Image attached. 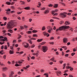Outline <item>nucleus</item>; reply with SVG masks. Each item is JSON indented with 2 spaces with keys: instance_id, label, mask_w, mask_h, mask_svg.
I'll list each match as a JSON object with an SVG mask.
<instances>
[{
  "instance_id": "f257e3e1",
  "label": "nucleus",
  "mask_w": 77,
  "mask_h": 77,
  "mask_svg": "<svg viewBox=\"0 0 77 77\" xmlns=\"http://www.w3.org/2000/svg\"><path fill=\"white\" fill-rule=\"evenodd\" d=\"M69 26H63L60 27V28H59V29H57L56 30V32H58L59 30H64L66 29H69Z\"/></svg>"
},
{
  "instance_id": "f03ea898",
  "label": "nucleus",
  "mask_w": 77,
  "mask_h": 77,
  "mask_svg": "<svg viewBox=\"0 0 77 77\" xmlns=\"http://www.w3.org/2000/svg\"><path fill=\"white\" fill-rule=\"evenodd\" d=\"M14 25V23H8L7 25V28L8 29H12L13 28V26Z\"/></svg>"
},
{
  "instance_id": "7ed1b4c3",
  "label": "nucleus",
  "mask_w": 77,
  "mask_h": 77,
  "mask_svg": "<svg viewBox=\"0 0 77 77\" xmlns=\"http://www.w3.org/2000/svg\"><path fill=\"white\" fill-rule=\"evenodd\" d=\"M66 14H67V13L63 12L61 13L60 14V15L61 17H62V18H65V17H66Z\"/></svg>"
},
{
  "instance_id": "20e7f679",
  "label": "nucleus",
  "mask_w": 77,
  "mask_h": 77,
  "mask_svg": "<svg viewBox=\"0 0 77 77\" xmlns=\"http://www.w3.org/2000/svg\"><path fill=\"white\" fill-rule=\"evenodd\" d=\"M47 50H48V48L47 46H43L42 47V51L44 53H45L47 51Z\"/></svg>"
},
{
  "instance_id": "39448f33",
  "label": "nucleus",
  "mask_w": 77,
  "mask_h": 77,
  "mask_svg": "<svg viewBox=\"0 0 77 77\" xmlns=\"http://www.w3.org/2000/svg\"><path fill=\"white\" fill-rule=\"evenodd\" d=\"M32 39L35 40L36 38H30L29 40H28V41L29 42V43L31 44H32V41H31Z\"/></svg>"
},
{
  "instance_id": "423d86ee",
  "label": "nucleus",
  "mask_w": 77,
  "mask_h": 77,
  "mask_svg": "<svg viewBox=\"0 0 77 77\" xmlns=\"http://www.w3.org/2000/svg\"><path fill=\"white\" fill-rule=\"evenodd\" d=\"M23 44L24 45V47H26V48H27L29 47V44L27 43L26 42H23Z\"/></svg>"
},
{
  "instance_id": "0eeeda50",
  "label": "nucleus",
  "mask_w": 77,
  "mask_h": 77,
  "mask_svg": "<svg viewBox=\"0 0 77 77\" xmlns=\"http://www.w3.org/2000/svg\"><path fill=\"white\" fill-rule=\"evenodd\" d=\"M68 42V39L66 38H64L63 39V42L66 44Z\"/></svg>"
},
{
  "instance_id": "6e6552de",
  "label": "nucleus",
  "mask_w": 77,
  "mask_h": 77,
  "mask_svg": "<svg viewBox=\"0 0 77 77\" xmlns=\"http://www.w3.org/2000/svg\"><path fill=\"white\" fill-rule=\"evenodd\" d=\"M43 34L45 36L47 35V37H48V36H50V35L48 34V33H47L46 32H44Z\"/></svg>"
},
{
  "instance_id": "1a4fd4ad",
  "label": "nucleus",
  "mask_w": 77,
  "mask_h": 77,
  "mask_svg": "<svg viewBox=\"0 0 77 77\" xmlns=\"http://www.w3.org/2000/svg\"><path fill=\"white\" fill-rule=\"evenodd\" d=\"M58 11V9H56L54 11H52V14L53 15L54 14L55 12H57Z\"/></svg>"
},
{
  "instance_id": "9d476101",
  "label": "nucleus",
  "mask_w": 77,
  "mask_h": 77,
  "mask_svg": "<svg viewBox=\"0 0 77 77\" xmlns=\"http://www.w3.org/2000/svg\"><path fill=\"white\" fill-rule=\"evenodd\" d=\"M48 13H49V10H45L44 12V14H48Z\"/></svg>"
},
{
  "instance_id": "9b49d317",
  "label": "nucleus",
  "mask_w": 77,
  "mask_h": 77,
  "mask_svg": "<svg viewBox=\"0 0 77 77\" xmlns=\"http://www.w3.org/2000/svg\"><path fill=\"white\" fill-rule=\"evenodd\" d=\"M8 32H10V33H13V31H12V29H8Z\"/></svg>"
},
{
  "instance_id": "f8f14e48",
  "label": "nucleus",
  "mask_w": 77,
  "mask_h": 77,
  "mask_svg": "<svg viewBox=\"0 0 77 77\" xmlns=\"http://www.w3.org/2000/svg\"><path fill=\"white\" fill-rule=\"evenodd\" d=\"M24 9L26 10H29L30 9V7L28 6L24 8Z\"/></svg>"
},
{
  "instance_id": "ddd939ff",
  "label": "nucleus",
  "mask_w": 77,
  "mask_h": 77,
  "mask_svg": "<svg viewBox=\"0 0 77 77\" xmlns=\"http://www.w3.org/2000/svg\"><path fill=\"white\" fill-rule=\"evenodd\" d=\"M42 40H43V39H38L37 41L38 42H41Z\"/></svg>"
},
{
  "instance_id": "4468645a",
  "label": "nucleus",
  "mask_w": 77,
  "mask_h": 77,
  "mask_svg": "<svg viewBox=\"0 0 77 77\" xmlns=\"http://www.w3.org/2000/svg\"><path fill=\"white\" fill-rule=\"evenodd\" d=\"M65 24L66 25H68L69 24V22H68V21H66L65 22Z\"/></svg>"
},
{
  "instance_id": "2eb2a0df",
  "label": "nucleus",
  "mask_w": 77,
  "mask_h": 77,
  "mask_svg": "<svg viewBox=\"0 0 77 77\" xmlns=\"http://www.w3.org/2000/svg\"><path fill=\"white\" fill-rule=\"evenodd\" d=\"M51 60H52L53 62H56V61H55L54 60V57H53L52 59H51Z\"/></svg>"
},
{
  "instance_id": "dca6fc26",
  "label": "nucleus",
  "mask_w": 77,
  "mask_h": 77,
  "mask_svg": "<svg viewBox=\"0 0 77 77\" xmlns=\"http://www.w3.org/2000/svg\"><path fill=\"white\" fill-rule=\"evenodd\" d=\"M1 40L2 41H5L7 40V38L6 37H5L4 39H2Z\"/></svg>"
},
{
  "instance_id": "f3484780",
  "label": "nucleus",
  "mask_w": 77,
  "mask_h": 77,
  "mask_svg": "<svg viewBox=\"0 0 77 77\" xmlns=\"http://www.w3.org/2000/svg\"><path fill=\"white\" fill-rule=\"evenodd\" d=\"M9 53L11 54H14V51H12L11 50H10Z\"/></svg>"
},
{
  "instance_id": "a211bd4d",
  "label": "nucleus",
  "mask_w": 77,
  "mask_h": 77,
  "mask_svg": "<svg viewBox=\"0 0 77 77\" xmlns=\"http://www.w3.org/2000/svg\"><path fill=\"white\" fill-rule=\"evenodd\" d=\"M38 32V31L34 29L32 31V33H36V32Z\"/></svg>"
},
{
  "instance_id": "6ab92c4d",
  "label": "nucleus",
  "mask_w": 77,
  "mask_h": 77,
  "mask_svg": "<svg viewBox=\"0 0 77 77\" xmlns=\"http://www.w3.org/2000/svg\"><path fill=\"white\" fill-rule=\"evenodd\" d=\"M71 68V67H70L69 66H66V69H69Z\"/></svg>"
},
{
  "instance_id": "aec40b11",
  "label": "nucleus",
  "mask_w": 77,
  "mask_h": 77,
  "mask_svg": "<svg viewBox=\"0 0 77 77\" xmlns=\"http://www.w3.org/2000/svg\"><path fill=\"white\" fill-rule=\"evenodd\" d=\"M8 69L6 68V67H4L3 69V71H6Z\"/></svg>"
},
{
  "instance_id": "412c9836",
  "label": "nucleus",
  "mask_w": 77,
  "mask_h": 77,
  "mask_svg": "<svg viewBox=\"0 0 77 77\" xmlns=\"http://www.w3.org/2000/svg\"><path fill=\"white\" fill-rule=\"evenodd\" d=\"M3 18V20L5 21H6V20H8V18L5 17H4Z\"/></svg>"
},
{
  "instance_id": "4be33fe9",
  "label": "nucleus",
  "mask_w": 77,
  "mask_h": 77,
  "mask_svg": "<svg viewBox=\"0 0 77 77\" xmlns=\"http://www.w3.org/2000/svg\"><path fill=\"white\" fill-rule=\"evenodd\" d=\"M2 76L3 77H6V75L5 73H3L2 74Z\"/></svg>"
},
{
  "instance_id": "5701e85b",
  "label": "nucleus",
  "mask_w": 77,
  "mask_h": 77,
  "mask_svg": "<svg viewBox=\"0 0 77 77\" xmlns=\"http://www.w3.org/2000/svg\"><path fill=\"white\" fill-rule=\"evenodd\" d=\"M15 66H21V64H16L15 65Z\"/></svg>"
},
{
  "instance_id": "b1692460",
  "label": "nucleus",
  "mask_w": 77,
  "mask_h": 77,
  "mask_svg": "<svg viewBox=\"0 0 77 77\" xmlns=\"http://www.w3.org/2000/svg\"><path fill=\"white\" fill-rule=\"evenodd\" d=\"M44 75H46V77H48V74L45 73L44 74Z\"/></svg>"
},
{
  "instance_id": "393cba45",
  "label": "nucleus",
  "mask_w": 77,
  "mask_h": 77,
  "mask_svg": "<svg viewBox=\"0 0 77 77\" xmlns=\"http://www.w3.org/2000/svg\"><path fill=\"white\" fill-rule=\"evenodd\" d=\"M39 54L38 53H36L34 54V55H36V56L38 57V55Z\"/></svg>"
},
{
  "instance_id": "a878e982",
  "label": "nucleus",
  "mask_w": 77,
  "mask_h": 77,
  "mask_svg": "<svg viewBox=\"0 0 77 77\" xmlns=\"http://www.w3.org/2000/svg\"><path fill=\"white\" fill-rule=\"evenodd\" d=\"M6 4L7 5H11V2H6Z\"/></svg>"
},
{
  "instance_id": "bb28decb",
  "label": "nucleus",
  "mask_w": 77,
  "mask_h": 77,
  "mask_svg": "<svg viewBox=\"0 0 77 77\" xmlns=\"http://www.w3.org/2000/svg\"><path fill=\"white\" fill-rule=\"evenodd\" d=\"M42 30H45V26H44L42 27Z\"/></svg>"
},
{
  "instance_id": "cd10ccee",
  "label": "nucleus",
  "mask_w": 77,
  "mask_h": 77,
  "mask_svg": "<svg viewBox=\"0 0 77 77\" xmlns=\"http://www.w3.org/2000/svg\"><path fill=\"white\" fill-rule=\"evenodd\" d=\"M54 8H57V4H55L54 5Z\"/></svg>"
},
{
  "instance_id": "c85d7f7f",
  "label": "nucleus",
  "mask_w": 77,
  "mask_h": 77,
  "mask_svg": "<svg viewBox=\"0 0 77 77\" xmlns=\"http://www.w3.org/2000/svg\"><path fill=\"white\" fill-rule=\"evenodd\" d=\"M49 44L51 45H53L54 43L53 42H49Z\"/></svg>"
},
{
  "instance_id": "c756f323",
  "label": "nucleus",
  "mask_w": 77,
  "mask_h": 77,
  "mask_svg": "<svg viewBox=\"0 0 77 77\" xmlns=\"http://www.w3.org/2000/svg\"><path fill=\"white\" fill-rule=\"evenodd\" d=\"M27 33H28V34H30V33H32V31H28Z\"/></svg>"
},
{
  "instance_id": "7c9ffc66",
  "label": "nucleus",
  "mask_w": 77,
  "mask_h": 77,
  "mask_svg": "<svg viewBox=\"0 0 77 77\" xmlns=\"http://www.w3.org/2000/svg\"><path fill=\"white\" fill-rule=\"evenodd\" d=\"M46 43L45 42H43L41 43V45H44V44H45Z\"/></svg>"
},
{
  "instance_id": "2f4dec72",
  "label": "nucleus",
  "mask_w": 77,
  "mask_h": 77,
  "mask_svg": "<svg viewBox=\"0 0 77 77\" xmlns=\"http://www.w3.org/2000/svg\"><path fill=\"white\" fill-rule=\"evenodd\" d=\"M64 22L63 21H61L60 22V24H63V23Z\"/></svg>"
},
{
  "instance_id": "473e14b6",
  "label": "nucleus",
  "mask_w": 77,
  "mask_h": 77,
  "mask_svg": "<svg viewBox=\"0 0 77 77\" xmlns=\"http://www.w3.org/2000/svg\"><path fill=\"white\" fill-rule=\"evenodd\" d=\"M6 11H11V9H8L7 10H5Z\"/></svg>"
},
{
  "instance_id": "72a5a7b5",
  "label": "nucleus",
  "mask_w": 77,
  "mask_h": 77,
  "mask_svg": "<svg viewBox=\"0 0 77 77\" xmlns=\"http://www.w3.org/2000/svg\"><path fill=\"white\" fill-rule=\"evenodd\" d=\"M75 52H73L71 54V55L72 56H74V54H75Z\"/></svg>"
},
{
  "instance_id": "f704fd0d",
  "label": "nucleus",
  "mask_w": 77,
  "mask_h": 77,
  "mask_svg": "<svg viewBox=\"0 0 77 77\" xmlns=\"http://www.w3.org/2000/svg\"><path fill=\"white\" fill-rule=\"evenodd\" d=\"M9 77H13V75H12L11 74H10L9 75Z\"/></svg>"
},
{
  "instance_id": "c9c22d12",
  "label": "nucleus",
  "mask_w": 77,
  "mask_h": 77,
  "mask_svg": "<svg viewBox=\"0 0 77 77\" xmlns=\"http://www.w3.org/2000/svg\"><path fill=\"white\" fill-rule=\"evenodd\" d=\"M23 27L25 28H28V26H26V25H24V26H23Z\"/></svg>"
},
{
  "instance_id": "e433bc0d",
  "label": "nucleus",
  "mask_w": 77,
  "mask_h": 77,
  "mask_svg": "<svg viewBox=\"0 0 77 77\" xmlns=\"http://www.w3.org/2000/svg\"><path fill=\"white\" fill-rule=\"evenodd\" d=\"M21 38V35H19V38H18V39H20V38Z\"/></svg>"
},
{
  "instance_id": "4c0bfd02",
  "label": "nucleus",
  "mask_w": 77,
  "mask_h": 77,
  "mask_svg": "<svg viewBox=\"0 0 77 77\" xmlns=\"http://www.w3.org/2000/svg\"><path fill=\"white\" fill-rule=\"evenodd\" d=\"M48 6L49 7H52V6H53V5H52L51 4H49V5H48Z\"/></svg>"
},
{
  "instance_id": "58836bf2",
  "label": "nucleus",
  "mask_w": 77,
  "mask_h": 77,
  "mask_svg": "<svg viewBox=\"0 0 77 77\" xmlns=\"http://www.w3.org/2000/svg\"><path fill=\"white\" fill-rule=\"evenodd\" d=\"M2 32L4 33H5L6 32V30H3L2 31Z\"/></svg>"
},
{
  "instance_id": "ea45409f",
  "label": "nucleus",
  "mask_w": 77,
  "mask_h": 77,
  "mask_svg": "<svg viewBox=\"0 0 77 77\" xmlns=\"http://www.w3.org/2000/svg\"><path fill=\"white\" fill-rule=\"evenodd\" d=\"M7 35L8 36H11V34L9 33H8Z\"/></svg>"
},
{
  "instance_id": "a19ab883",
  "label": "nucleus",
  "mask_w": 77,
  "mask_h": 77,
  "mask_svg": "<svg viewBox=\"0 0 77 77\" xmlns=\"http://www.w3.org/2000/svg\"><path fill=\"white\" fill-rule=\"evenodd\" d=\"M21 3H22V5H24L25 4V2H24L20 1Z\"/></svg>"
},
{
  "instance_id": "79ce46f5",
  "label": "nucleus",
  "mask_w": 77,
  "mask_h": 77,
  "mask_svg": "<svg viewBox=\"0 0 77 77\" xmlns=\"http://www.w3.org/2000/svg\"><path fill=\"white\" fill-rule=\"evenodd\" d=\"M68 70L66 69V70H65L64 71V72H65V73L67 72H68Z\"/></svg>"
},
{
  "instance_id": "37998d69",
  "label": "nucleus",
  "mask_w": 77,
  "mask_h": 77,
  "mask_svg": "<svg viewBox=\"0 0 77 77\" xmlns=\"http://www.w3.org/2000/svg\"><path fill=\"white\" fill-rule=\"evenodd\" d=\"M20 28H21V29H24V27H23V26H20Z\"/></svg>"
},
{
  "instance_id": "c03bdc74",
  "label": "nucleus",
  "mask_w": 77,
  "mask_h": 77,
  "mask_svg": "<svg viewBox=\"0 0 77 77\" xmlns=\"http://www.w3.org/2000/svg\"><path fill=\"white\" fill-rule=\"evenodd\" d=\"M4 49H7V46H6V45L5 46H4Z\"/></svg>"
},
{
  "instance_id": "a18cd8bd",
  "label": "nucleus",
  "mask_w": 77,
  "mask_h": 77,
  "mask_svg": "<svg viewBox=\"0 0 77 77\" xmlns=\"http://www.w3.org/2000/svg\"><path fill=\"white\" fill-rule=\"evenodd\" d=\"M33 36L34 37H37V35L36 34L33 35Z\"/></svg>"
},
{
  "instance_id": "49530a36",
  "label": "nucleus",
  "mask_w": 77,
  "mask_h": 77,
  "mask_svg": "<svg viewBox=\"0 0 77 77\" xmlns=\"http://www.w3.org/2000/svg\"><path fill=\"white\" fill-rule=\"evenodd\" d=\"M70 71H72V70H73V68L72 67H71L70 69Z\"/></svg>"
},
{
  "instance_id": "de8ad7c7",
  "label": "nucleus",
  "mask_w": 77,
  "mask_h": 77,
  "mask_svg": "<svg viewBox=\"0 0 77 77\" xmlns=\"http://www.w3.org/2000/svg\"><path fill=\"white\" fill-rule=\"evenodd\" d=\"M4 44V42H0V44H1V45H2V44Z\"/></svg>"
},
{
  "instance_id": "09e8293b",
  "label": "nucleus",
  "mask_w": 77,
  "mask_h": 77,
  "mask_svg": "<svg viewBox=\"0 0 77 77\" xmlns=\"http://www.w3.org/2000/svg\"><path fill=\"white\" fill-rule=\"evenodd\" d=\"M31 47L32 48H34L35 47V45H31Z\"/></svg>"
},
{
  "instance_id": "8fccbe9b",
  "label": "nucleus",
  "mask_w": 77,
  "mask_h": 77,
  "mask_svg": "<svg viewBox=\"0 0 77 77\" xmlns=\"http://www.w3.org/2000/svg\"><path fill=\"white\" fill-rule=\"evenodd\" d=\"M45 8L43 7L41 9V10H45Z\"/></svg>"
},
{
  "instance_id": "3c124183",
  "label": "nucleus",
  "mask_w": 77,
  "mask_h": 77,
  "mask_svg": "<svg viewBox=\"0 0 77 77\" xmlns=\"http://www.w3.org/2000/svg\"><path fill=\"white\" fill-rule=\"evenodd\" d=\"M73 51L74 52H75V51H76V49H75V48H74L73 49Z\"/></svg>"
},
{
  "instance_id": "603ef678",
  "label": "nucleus",
  "mask_w": 77,
  "mask_h": 77,
  "mask_svg": "<svg viewBox=\"0 0 77 77\" xmlns=\"http://www.w3.org/2000/svg\"><path fill=\"white\" fill-rule=\"evenodd\" d=\"M41 72H44V70L43 69H41Z\"/></svg>"
},
{
  "instance_id": "864d4df0",
  "label": "nucleus",
  "mask_w": 77,
  "mask_h": 77,
  "mask_svg": "<svg viewBox=\"0 0 77 77\" xmlns=\"http://www.w3.org/2000/svg\"><path fill=\"white\" fill-rule=\"evenodd\" d=\"M52 39H54V38L53 37H52L50 38V40H51Z\"/></svg>"
},
{
  "instance_id": "5fc2aeb1",
  "label": "nucleus",
  "mask_w": 77,
  "mask_h": 77,
  "mask_svg": "<svg viewBox=\"0 0 77 77\" xmlns=\"http://www.w3.org/2000/svg\"><path fill=\"white\" fill-rule=\"evenodd\" d=\"M18 9L19 10H21V9H22V8L21 7H19V8H18Z\"/></svg>"
},
{
  "instance_id": "6e6d98bb",
  "label": "nucleus",
  "mask_w": 77,
  "mask_h": 77,
  "mask_svg": "<svg viewBox=\"0 0 77 77\" xmlns=\"http://www.w3.org/2000/svg\"><path fill=\"white\" fill-rule=\"evenodd\" d=\"M63 66L64 67H65V66H66V63H64L63 65Z\"/></svg>"
},
{
  "instance_id": "4d7b16f0",
  "label": "nucleus",
  "mask_w": 77,
  "mask_h": 77,
  "mask_svg": "<svg viewBox=\"0 0 77 77\" xmlns=\"http://www.w3.org/2000/svg\"><path fill=\"white\" fill-rule=\"evenodd\" d=\"M72 18L74 20H76V18H75V17H73Z\"/></svg>"
},
{
  "instance_id": "13d9d810",
  "label": "nucleus",
  "mask_w": 77,
  "mask_h": 77,
  "mask_svg": "<svg viewBox=\"0 0 77 77\" xmlns=\"http://www.w3.org/2000/svg\"><path fill=\"white\" fill-rule=\"evenodd\" d=\"M7 24V23L6 22H5L4 24V26H6V24Z\"/></svg>"
},
{
  "instance_id": "bf43d9fd",
  "label": "nucleus",
  "mask_w": 77,
  "mask_h": 77,
  "mask_svg": "<svg viewBox=\"0 0 77 77\" xmlns=\"http://www.w3.org/2000/svg\"><path fill=\"white\" fill-rule=\"evenodd\" d=\"M63 60H61L60 61V63H61V64H62V63H63Z\"/></svg>"
},
{
  "instance_id": "052dcab7",
  "label": "nucleus",
  "mask_w": 77,
  "mask_h": 77,
  "mask_svg": "<svg viewBox=\"0 0 77 77\" xmlns=\"http://www.w3.org/2000/svg\"><path fill=\"white\" fill-rule=\"evenodd\" d=\"M6 56L5 55H4L3 57V58L4 59H6Z\"/></svg>"
},
{
  "instance_id": "680f3d73",
  "label": "nucleus",
  "mask_w": 77,
  "mask_h": 77,
  "mask_svg": "<svg viewBox=\"0 0 77 77\" xmlns=\"http://www.w3.org/2000/svg\"><path fill=\"white\" fill-rule=\"evenodd\" d=\"M71 14V13H68L67 14L68 15H70Z\"/></svg>"
},
{
  "instance_id": "e2e57ef3",
  "label": "nucleus",
  "mask_w": 77,
  "mask_h": 77,
  "mask_svg": "<svg viewBox=\"0 0 77 77\" xmlns=\"http://www.w3.org/2000/svg\"><path fill=\"white\" fill-rule=\"evenodd\" d=\"M35 13H36V14H39V12L38 11H37L36 12H35Z\"/></svg>"
},
{
  "instance_id": "0e129e2a",
  "label": "nucleus",
  "mask_w": 77,
  "mask_h": 77,
  "mask_svg": "<svg viewBox=\"0 0 77 77\" xmlns=\"http://www.w3.org/2000/svg\"><path fill=\"white\" fill-rule=\"evenodd\" d=\"M60 73H61V72L60 71H59L57 72V74H60Z\"/></svg>"
},
{
  "instance_id": "69168bd1",
  "label": "nucleus",
  "mask_w": 77,
  "mask_h": 77,
  "mask_svg": "<svg viewBox=\"0 0 77 77\" xmlns=\"http://www.w3.org/2000/svg\"><path fill=\"white\" fill-rule=\"evenodd\" d=\"M7 45L8 47L10 46V45H9V43H7Z\"/></svg>"
},
{
  "instance_id": "338daca9",
  "label": "nucleus",
  "mask_w": 77,
  "mask_h": 77,
  "mask_svg": "<svg viewBox=\"0 0 77 77\" xmlns=\"http://www.w3.org/2000/svg\"><path fill=\"white\" fill-rule=\"evenodd\" d=\"M22 13V12H19L17 13L18 14H20Z\"/></svg>"
},
{
  "instance_id": "774afa93",
  "label": "nucleus",
  "mask_w": 77,
  "mask_h": 77,
  "mask_svg": "<svg viewBox=\"0 0 77 77\" xmlns=\"http://www.w3.org/2000/svg\"><path fill=\"white\" fill-rule=\"evenodd\" d=\"M63 75H68V74L67 73H64Z\"/></svg>"
}]
</instances>
